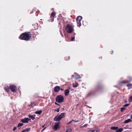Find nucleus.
<instances>
[{"label":"nucleus","mask_w":132,"mask_h":132,"mask_svg":"<svg viewBox=\"0 0 132 132\" xmlns=\"http://www.w3.org/2000/svg\"><path fill=\"white\" fill-rule=\"evenodd\" d=\"M60 89V87L59 86H57L54 88V91L55 92H58Z\"/></svg>","instance_id":"8"},{"label":"nucleus","mask_w":132,"mask_h":132,"mask_svg":"<svg viewBox=\"0 0 132 132\" xmlns=\"http://www.w3.org/2000/svg\"><path fill=\"white\" fill-rule=\"evenodd\" d=\"M125 108L124 107H122L121 108V112H122L123 110L125 109Z\"/></svg>","instance_id":"26"},{"label":"nucleus","mask_w":132,"mask_h":132,"mask_svg":"<svg viewBox=\"0 0 132 132\" xmlns=\"http://www.w3.org/2000/svg\"><path fill=\"white\" fill-rule=\"evenodd\" d=\"M4 89L7 92H8L10 90V88L8 86L5 87Z\"/></svg>","instance_id":"14"},{"label":"nucleus","mask_w":132,"mask_h":132,"mask_svg":"<svg viewBox=\"0 0 132 132\" xmlns=\"http://www.w3.org/2000/svg\"><path fill=\"white\" fill-rule=\"evenodd\" d=\"M11 90L13 92H15L17 90L16 86L14 85H11L10 87Z\"/></svg>","instance_id":"6"},{"label":"nucleus","mask_w":132,"mask_h":132,"mask_svg":"<svg viewBox=\"0 0 132 132\" xmlns=\"http://www.w3.org/2000/svg\"><path fill=\"white\" fill-rule=\"evenodd\" d=\"M60 90H62H62H63L64 89H62V88H61L60 89Z\"/></svg>","instance_id":"34"},{"label":"nucleus","mask_w":132,"mask_h":132,"mask_svg":"<svg viewBox=\"0 0 132 132\" xmlns=\"http://www.w3.org/2000/svg\"><path fill=\"white\" fill-rule=\"evenodd\" d=\"M59 124H60L59 122H58L55 125H54V128L55 129L57 130V129L59 127Z\"/></svg>","instance_id":"9"},{"label":"nucleus","mask_w":132,"mask_h":132,"mask_svg":"<svg viewBox=\"0 0 132 132\" xmlns=\"http://www.w3.org/2000/svg\"><path fill=\"white\" fill-rule=\"evenodd\" d=\"M55 111H56L57 112H59V108L54 110Z\"/></svg>","instance_id":"28"},{"label":"nucleus","mask_w":132,"mask_h":132,"mask_svg":"<svg viewBox=\"0 0 132 132\" xmlns=\"http://www.w3.org/2000/svg\"><path fill=\"white\" fill-rule=\"evenodd\" d=\"M55 15V14L54 13L52 12L51 13V17L52 18V17H54Z\"/></svg>","instance_id":"23"},{"label":"nucleus","mask_w":132,"mask_h":132,"mask_svg":"<svg viewBox=\"0 0 132 132\" xmlns=\"http://www.w3.org/2000/svg\"><path fill=\"white\" fill-rule=\"evenodd\" d=\"M45 127L44 129H43V130H44L45 129Z\"/></svg>","instance_id":"38"},{"label":"nucleus","mask_w":132,"mask_h":132,"mask_svg":"<svg viewBox=\"0 0 132 132\" xmlns=\"http://www.w3.org/2000/svg\"><path fill=\"white\" fill-rule=\"evenodd\" d=\"M77 77H75L74 75H72V76L73 77H74L75 79H77L79 78H81V77L80 76V75H79L78 74L77 75Z\"/></svg>","instance_id":"16"},{"label":"nucleus","mask_w":132,"mask_h":132,"mask_svg":"<svg viewBox=\"0 0 132 132\" xmlns=\"http://www.w3.org/2000/svg\"><path fill=\"white\" fill-rule=\"evenodd\" d=\"M42 111L41 110L38 111L36 112L35 113L40 114L42 113Z\"/></svg>","instance_id":"18"},{"label":"nucleus","mask_w":132,"mask_h":132,"mask_svg":"<svg viewBox=\"0 0 132 132\" xmlns=\"http://www.w3.org/2000/svg\"><path fill=\"white\" fill-rule=\"evenodd\" d=\"M74 39H75V38L74 37H72V38L71 40V41H73V40Z\"/></svg>","instance_id":"32"},{"label":"nucleus","mask_w":132,"mask_h":132,"mask_svg":"<svg viewBox=\"0 0 132 132\" xmlns=\"http://www.w3.org/2000/svg\"><path fill=\"white\" fill-rule=\"evenodd\" d=\"M132 121V120L130 119H129L125 121L124 123H127L129 122Z\"/></svg>","instance_id":"11"},{"label":"nucleus","mask_w":132,"mask_h":132,"mask_svg":"<svg viewBox=\"0 0 132 132\" xmlns=\"http://www.w3.org/2000/svg\"><path fill=\"white\" fill-rule=\"evenodd\" d=\"M73 22H74V21H74V20H73Z\"/></svg>","instance_id":"42"},{"label":"nucleus","mask_w":132,"mask_h":132,"mask_svg":"<svg viewBox=\"0 0 132 132\" xmlns=\"http://www.w3.org/2000/svg\"><path fill=\"white\" fill-rule=\"evenodd\" d=\"M30 128H28L25 129H24L25 132H28L30 130Z\"/></svg>","instance_id":"22"},{"label":"nucleus","mask_w":132,"mask_h":132,"mask_svg":"<svg viewBox=\"0 0 132 132\" xmlns=\"http://www.w3.org/2000/svg\"><path fill=\"white\" fill-rule=\"evenodd\" d=\"M31 37V34L30 32H25L21 34L20 37V39L26 41L29 40Z\"/></svg>","instance_id":"1"},{"label":"nucleus","mask_w":132,"mask_h":132,"mask_svg":"<svg viewBox=\"0 0 132 132\" xmlns=\"http://www.w3.org/2000/svg\"><path fill=\"white\" fill-rule=\"evenodd\" d=\"M82 19V17L81 16H78L76 19V21L77 22V26H80L81 23H80V20Z\"/></svg>","instance_id":"5"},{"label":"nucleus","mask_w":132,"mask_h":132,"mask_svg":"<svg viewBox=\"0 0 132 132\" xmlns=\"http://www.w3.org/2000/svg\"><path fill=\"white\" fill-rule=\"evenodd\" d=\"M89 119H91V117H90L89 118Z\"/></svg>","instance_id":"39"},{"label":"nucleus","mask_w":132,"mask_h":132,"mask_svg":"<svg viewBox=\"0 0 132 132\" xmlns=\"http://www.w3.org/2000/svg\"><path fill=\"white\" fill-rule=\"evenodd\" d=\"M132 119V115H131V117H130Z\"/></svg>","instance_id":"36"},{"label":"nucleus","mask_w":132,"mask_h":132,"mask_svg":"<svg viewBox=\"0 0 132 132\" xmlns=\"http://www.w3.org/2000/svg\"><path fill=\"white\" fill-rule=\"evenodd\" d=\"M122 83H124V82H122Z\"/></svg>","instance_id":"41"},{"label":"nucleus","mask_w":132,"mask_h":132,"mask_svg":"<svg viewBox=\"0 0 132 132\" xmlns=\"http://www.w3.org/2000/svg\"><path fill=\"white\" fill-rule=\"evenodd\" d=\"M118 127H111V129L112 130H116L118 129Z\"/></svg>","instance_id":"15"},{"label":"nucleus","mask_w":132,"mask_h":132,"mask_svg":"<svg viewBox=\"0 0 132 132\" xmlns=\"http://www.w3.org/2000/svg\"><path fill=\"white\" fill-rule=\"evenodd\" d=\"M69 89H67L65 90L64 94L66 96L68 95L69 94Z\"/></svg>","instance_id":"10"},{"label":"nucleus","mask_w":132,"mask_h":132,"mask_svg":"<svg viewBox=\"0 0 132 132\" xmlns=\"http://www.w3.org/2000/svg\"><path fill=\"white\" fill-rule=\"evenodd\" d=\"M56 101L58 103L62 102L64 100V97L61 95H60L57 96L56 98Z\"/></svg>","instance_id":"4"},{"label":"nucleus","mask_w":132,"mask_h":132,"mask_svg":"<svg viewBox=\"0 0 132 132\" xmlns=\"http://www.w3.org/2000/svg\"><path fill=\"white\" fill-rule=\"evenodd\" d=\"M55 104H56V105H60L59 104H58L57 103H56V102H55Z\"/></svg>","instance_id":"33"},{"label":"nucleus","mask_w":132,"mask_h":132,"mask_svg":"<svg viewBox=\"0 0 132 132\" xmlns=\"http://www.w3.org/2000/svg\"><path fill=\"white\" fill-rule=\"evenodd\" d=\"M22 132H25L24 130H23Z\"/></svg>","instance_id":"35"},{"label":"nucleus","mask_w":132,"mask_h":132,"mask_svg":"<svg viewBox=\"0 0 132 132\" xmlns=\"http://www.w3.org/2000/svg\"><path fill=\"white\" fill-rule=\"evenodd\" d=\"M16 128H17L16 127H14V128L13 129V131H15V130L16 129Z\"/></svg>","instance_id":"30"},{"label":"nucleus","mask_w":132,"mask_h":132,"mask_svg":"<svg viewBox=\"0 0 132 132\" xmlns=\"http://www.w3.org/2000/svg\"><path fill=\"white\" fill-rule=\"evenodd\" d=\"M30 120V119L28 118H26L24 119H22L21 121L23 123H27L28 122V121Z\"/></svg>","instance_id":"7"},{"label":"nucleus","mask_w":132,"mask_h":132,"mask_svg":"<svg viewBox=\"0 0 132 132\" xmlns=\"http://www.w3.org/2000/svg\"><path fill=\"white\" fill-rule=\"evenodd\" d=\"M23 125V124L22 123H19L18 124V127H20Z\"/></svg>","instance_id":"25"},{"label":"nucleus","mask_w":132,"mask_h":132,"mask_svg":"<svg viewBox=\"0 0 132 132\" xmlns=\"http://www.w3.org/2000/svg\"><path fill=\"white\" fill-rule=\"evenodd\" d=\"M44 126H45V125L43 126H42V127H43V128H44Z\"/></svg>","instance_id":"37"},{"label":"nucleus","mask_w":132,"mask_h":132,"mask_svg":"<svg viewBox=\"0 0 132 132\" xmlns=\"http://www.w3.org/2000/svg\"><path fill=\"white\" fill-rule=\"evenodd\" d=\"M127 86L128 87V89H130L132 88V84H127Z\"/></svg>","instance_id":"13"},{"label":"nucleus","mask_w":132,"mask_h":132,"mask_svg":"<svg viewBox=\"0 0 132 132\" xmlns=\"http://www.w3.org/2000/svg\"><path fill=\"white\" fill-rule=\"evenodd\" d=\"M113 51H112V53H111L112 54L113 53Z\"/></svg>","instance_id":"40"},{"label":"nucleus","mask_w":132,"mask_h":132,"mask_svg":"<svg viewBox=\"0 0 132 132\" xmlns=\"http://www.w3.org/2000/svg\"><path fill=\"white\" fill-rule=\"evenodd\" d=\"M123 130V129L122 128H120L119 129H118L116 130V132H122Z\"/></svg>","instance_id":"12"},{"label":"nucleus","mask_w":132,"mask_h":132,"mask_svg":"<svg viewBox=\"0 0 132 132\" xmlns=\"http://www.w3.org/2000/svg\"><path fill=\"white\" fill-rule=\"evenodd\" d=\"M88 132H100L99 130H97L95 131V130H89Z\"/></svg>","instance_id":"24"},{"label":"nucleus","mask_w":132,"mask_h":132,"mask_svg":"<svg viewBox=\"0 0 132 132\" xmlns=\"http://www.w3.org/2000/svg\"><path fill=\"white\" fill-rule=\"evenodd\" d=\"M74 121V120H72L71 121H70L69 122V123H71V122H72L73 121Z\"/></svg>","instance_id":"31"},{"label":"nucleus","mask_w":132,"mask_h":132,"mask_svg":"<svg viewBox=\"0 0 132 132\" xmlns=\"http://www.w3.org/2000/svg\"><path fill=\"white\" fill-rule=\"evenodd\" d=\"M60 33L61 35V36L62 37H63V34L62 33V31H60Z\"/></svg>","instance_id":"29"},{"label":"nucleus","mask_w":132,"mask_h":132,"mask_svg":"<svg viewBox=\"0 0 132 132\" xmlns=\"http://www.w3.org/2000/svg\"><path fill=\"white\" fill-rule=\"evenodd\" d=\"M129 104H125L123 105V107H125L127 106H128V105H129Z\"/></svg>","instance_id":"27"},{"label":"nucleus","mask_w":132,"mask_h":132,"mask_svg":"<svg viewBox=\"0 0 132 132\" xmlns=\"http://www.w3.org/2000/svg\"><path fill=\"white\" fill-rule=\"evenodd\" d=\"M128 101L129 102H132V95L128 99Z\"/></svg>","instance_id":"19"},{"label":"nucleus","mask_w":132,"mask_h":132,"mask_svg":"<svg viewBox=\"0 0 132 132\" xmlns=\"http://www.w3.org/2000/svg\"><path fill=\"white\" fill-rule=\"evenodd\" d=\"M65 29L67 32L69 33L72 32L74 30L73 27L72 26L69 24L67 25Z\"/></svg>","instance_id":"3"},{"label":"nucleus","mask_w":132,"mask_h":132,"mask_svg":"<svg viewBox=\"0 0 132 132\" xmlns=\"http://www.w3.org/2000/svg\"><path fill=\"white\" fill-rule=\"evenodd\" d=\"M78 85V84L77 83H75V84H73V86L74 87H76Z\"/></svg>","instance_id":"20"},{"label":"nucleus","mask_w":132,"mask_h":132,"mask_svg":"<svg viewBox=\"0 0 132 132\" xmlns=\"http://www.w3.org/2000/svg\"><path fill=\"white\" fill-rule=\"evenodd\" d=\"M29 118L33 120L35 119V118L33 116L29 115Z\"/></svg>","instance_id":"21"},{"label":"nucleus","mask_w":132,"mask_h":132,"mask_svg":"<svg viewBox=\"0 0 132 132\" xmlns=\"http://www.w3.org/2000/svg\"><path fill=\"white\" fill-rule=\"evenodd\" d=\"M87 125L88 124H85L84 125H80V127L81 128L87 127Z\"/></svg>","instance_id":"17"},{"label":"nucleus","mask_w":132,"mask_h":132,"mask_svg":"<svg viewBox=\"0 0 132 132\" xmlns=\"http://www.w3.org/2000/svg\"><path fill=\"white\" fill-rule=\"evenodd\" d=\"M64 113H62L58 116H57L54 118V120L55 121H58L61 120L64 116Z\"/></svg>","instance_id":"2"}]
</instances>
